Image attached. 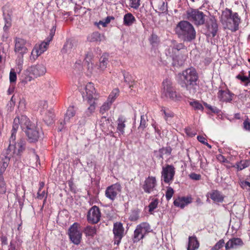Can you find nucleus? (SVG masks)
<instances>
[{
	"label": "nucleus",
	"mask_w": 250,
	"mask_h": 250,
	"mask_svg": "<svg viewBox=\"0 0 250 250\" xmlns=\"http://www.w3.org/2000/svg\"><path fill=\"white\" fill-rule=\"evenodd\" d=\"M198 79V74L193 67L188 68L179 74V83L192 94L196 92Z\"/></svg>",
	"instance_id": "obj_1"
},
{
	"label": "nucleus",
	"mask_w": 250,
	"mask_h": 250,
	"mask_svg": "<svg viewBox=\"0 0 250 250\" xmlns=\"http://www.w3.org/2000/svg\"><path fill=\"white\" fill-rule=\"evenodd\" d=\"M185 48L183 43H177L173 41L171 42V44L166 49V54L167 56L172 58L173 66L178 67L184 64L187 56L180 54L179 52Z\"/></svg>",
	"instance_id": "obj_2"
},
{
	"label": "nucleus",
	"mask_w": 250,
	"mask_h": 250,
	"mask_svg": "<svg viewBox=\"0 0 250 250\" xmlns=\"http://www.w3.org/2000/svg\"><path fill=\"white\" fill-rule=\"evenodd\" d=\"M175 32L184 42H190L196 38V31L193 26L188 21H180L175 28Z\"/></svg>",
	"instance_id": "obj_3"
},
{
	"label": "nucleus",
	"mask_w": 250,
	"mask_h": 250,
	"mask_svg": "<svg viewBox=\"0 0 250 250\" xmlns=\"http://www.w3.org/2000/svg\"><path fill=\"white\" fill-rule=\"evenodd\" d=\"M16 134L11 133V136L9 139V146L4 151L10 156H20L25 149L26 142L24 139H20L17 142Z\"/></svg>",
	"instance_id": "obj_4"
},
{
	"label": "nucleus",
	"mask_w": 250,
	"mask_h": 250,
	"mask_svg": "<svg viewBox=\"0 0 250 250\" xmlns=\"http://www.w3.org/2000/svg\"><path fill=\"white\" fill-rule=\"evenodd\" d=\"M220 19L222 23L232 31L234 32L238 29L240 18L237 13L232 14L230 10L226 9L223 11Z\"/></svg>",
	"instance_id": "obj_5"
},
{
	"label": "nucleus",
	"mask_w": 250,
	"mask_h": 250,
	"mask_svg": "<svg viewBox=\"0 0 250 250\" xmlns=\"http://www.w3.org/2000/svg\"><path fill=\"white\" fill-rule=\"evenodd\" d=\"M14 52L17 56H24L28 51L30 43L26 40L16 37L14 38Z\"/></svg>",
	"instance_id": "obj_6"
},
{
	"label": "nucleus",
	"mask_w": 250,
	"mask_h": 250,
	"mask_svg": "<svg viewBox=\"0 0 250 250\" xmlns=\"http://www.w3.org/2000/svg\"><path fill=\"white\" fill-rule=\"evenodd\" d=\"M19 125L22 130L24 132L34 125L31 124L29 118L26 116L21 115L17 117L14 120L11 133L16 134Z\"/></svg>",
	"instance_id": "obj_7"
},
{
	"label": "nucleus",
	"mask_w": 250,
	"mask_h": 250,
	"mask_svg": "<svg viewBox=\"0 0 250 250\" xmlns=\"http://www.w3.org/2000/svg\"><path fill=\"white\" fill-rule=\"evenodd\" d=\"M80 224L74 223L69 228L68 234L71 241L75 245H79L81 241L82 233L79 230Z\"/></svg>",
	"instance_id": "obj_8"
},
{
	"label": "nucleus",
	"mask_w": 250,
	"mask_h": 250,
	"mask_svg": "<svg viewBox=\"0 0 250 250\" xmlns=\"http://www.w3.org/2000/svg\"><path fill=\"white\" fill-rule=\"evenodd\" d=\"M151 231V227L147 223L143 222L138 225L134 232V242H137L143 239L146 234Z\"/></svg>",
	"instance_id": "obj_9"
},
{
	"label": "nucleus",
	"mask_w": 250,
	"mask_h": 250,
	"mask_svg": "<svg viewBox=\"0 0 250 250\" xmlns=\"http://www.w3.org/2000/svg\"><path fill=\"white\" fill-rule=\"evenodd\" d=\"M175 174V168L174 166L171 165H167L162 167V179L164 183L170 184L174 180Z\"/></svg>",
	"instance_id": "obj_10"
},
{
	"label": "nucleus",
	"mask_w": 250,
	"mask_h": 250,
	"mask_svg": "<svg viewBox=\"0 0 250 250\" xmlns=\"http://www.w3.org/2000/svg\"><path fill=\"white\" fill-rule=\"evenodd\" d=\"M188 19L195 25H202L205 21V15L198 10H191L187 12Z\"/></svg>",
	"instance_id": "obj_11"
},
{
	"label": "nucleus",
	"mask_w": 250,
	"mask_h": 250,
	"mask_svg": "<svg viewBox=\"0 0 250 250\" xmlns=\"http://www.w3.org/2000/svg\"><path fill=\"white\" fill-rule=\"evenodd\" d=\"M163 94L167 98L172 100L178 99L177 95L172 86V83L169 79H166L163 82Z\"/></svg>",
	"instance_id": "obj_12"
},
{
	"label": "nucleus",
	"mask_w": 250,
	"mask_h": 250,
	"mask_svg": "<svg viewBox=\"0 0 250 250\" xmlns=\"http://www.w3.org/2000/svg\"><path fill=\"white\" fill-rule=\"evenodd\" d=\"M157 185L156 177L151 176L146 178L142 187L145 193L149 194L156 189Z\"/></svg>",
	"instance_id": "obj_13"
},
{
	"label": "nucleus",
	"mask_w": 250,
	"mask_h": 250,
	"mask_svg": "<svg viewBox=\"0 0 250 250\" xmlns=\"http://www.w3.org/2000/svg\"><path fill=\"white\" fill-rule=\"evenodd\" d=\"M121 190L120 184L116 183L108 187L105 192V196L111 201H114Z\"/></svg>",
	"instance_id": "obj_14"
},
{
	"label": "nucleus",
	"mask_w": 250,
	"mask_h": 250,
	"mask_svg": "<svg viewBox=\"0 0 250 250\" xmlns=\"http://www.w3.org/2000/svg\"><path fill=\"white\" fill-rule=\"evenodd\" d=\"M113 232L114 235V244L119 245L124 233V228L123 224L120 222L114 224Z\"/></svg>",
	"instance_id": "obj_15"
},
{
	"label": "nucleus",
	"mask_w": 250,
	"mask_h": 250,
	"mask_svg": "<svg viewBox=\"0 0 250 250\" xmlns=\"http://www.w3.org/2000/svg\"><path fill=\"white\" fill-rule=\"evenodd\" d=\"M101 217L100 209L96 206L89 209L87 216L88 221L93 224L97 223L100 220Z\"/></svg>",
	"instance_id": "obj_16"
},
{
	"label": "nucleus",
	"mask_w": 250,
	"mask_h": 250,
	"mask_svg": "<svg viewBox=\"0 0 250 250\" xmlns=\"http://www.w3.org/2000/svg\"><path fill=\"white\" fill-rule=\"evenodd\" d=\"M29 73L35 78L44 75L46 72L45 66L42 63L33 65L28 69Z\"/></svg>",
	"instance_id": "obj_17"
},
{
	"label": "nucleus",
	"mask_w": 250,
	"mask_h": 250,
	"mask_svg": "<svg viewBox=\"0 0 250 250\" xmlns=\"http://www.w3.org/2000/svg\"><path fill=\"white\" fill-rule=\"evenodd\" d=\"M86 98L87 101L96 100L98 98V94L96 93L94 84L92 83H88L85 87Z\"/></svg>",
	"instance_id": "obj_18"
},
{
	"label": "nucleus",
	"mask_w": 250,
	"mask_h": 250,
	"mask_svg": "<svg viewBox=\"0 0 250 250\" xmlns=\"http://www.w3.org/2000/svg\"><path fill=\"white\" fill-rule=\"evenodd\" d=\"M244 245V242L242 240L238 237H233L230 239L225 244V249L226 250L230 249H236L238 247Z\"/></svg>",
	"instance_id": "obj_19"
},
{
	"label": "nucleus",
	"mask_w": 250,
	"mask_h": 250,
	"mask_svg": "<svg viewBox=\"0 0 250 250\" xmlns=\"http://www.w3.org/2000/svg\"><path fill=\"white\" fill-rule=\"evenodd\" d=\"M25 132L30 142L34 143L38 141L39 138V132L35 125L28 128Z\"/></svg>",
	"instance_id": "obj_20"
},
{
	"label": "nucleus",
	"mask_w": 250,
	"mask_h": 250,
	"mask_svg": "<svg viewBox=\"0 0 250 250\" xmlns=\"http://www.w3.org/2000/svg\"><path fill=\"white\" fill-rule=\"evenodd\" d=\"M233 95L229 90H219L217 93L218 99L223 102H230L232 100Z\"/></svg>",
	"instance_id": "obj_21"
},
{
	"label": "nucleus",
	"mask_w": 250,
	"mask_h": 250,
	"mask_svg": "<svg viewBox=\"0 0 250 250\" xmlns=\"http://www.w3.org/2000/svg\"><path fill=\"white\" fill-rule=\"evenodd\" d=\"M3 157H2L0 161V176L3 175V173L8 167L10 158L12 157L7 154L5 151L3 152Z\"/></svg>",
	"instance_id": "obj_22"
},
{
	"label": "nucleus",
	"mask_w": 250,
	"mask_h": 250,
	"mask_svg": "<svg viewBox=\"0 0 250 250\" xmlns=\"http://www.w3.org/2000/svg\"><path fill=\"white\" fill-rule=\"evenodd\" d=\"M191 202V198L189 197H178L173 202L174 206L184 208L186 206Z\"/></svg>",
	"instance_id": "obj_23"
},
{
	"label": "nucleus",
	"mask_w": 250,
	"mask_h": 250,
	"mask_svg": "<svg viewBox=\"0 0 250 250\" xmlns=\"http://www.w3.org/2000/svg\"><path fill=\"white\" fill-rule=\"evenodd\" d=\"M199 243L195 236H189L187 250H196L198 248Z\"/></svg>",
	"instance_id": "obj_24"
},
{
	"label": "nucleus",
	"mask_w": 250,
	"mask_h": 250,
	"mask_svg": "<svg viewBox=\"0 0 250 250\" xmlns=\"http://www.w3.org/2000/svg\"><path fill=\"white\" fill-rule=\"evenodd\" d=\"M210 198L215 202H222L224 200V196L221 192L217 190L212 191L210 193Z\"/></svg>",
	"instance_id": "obj_25"
},
{
	"label": "nucleus",
	"mask_w": 250,
	"mask_h": 250,
	"mask_svg": "<svg viewBox=\"0 0 250 250\" xmlns=\"http://www.w3.org/2000/svg\"><path fill=\"white\" fill-rule=\"evenodd\" d=\"M76 110L74 106H70L68 108L65 115L64 118V123L66 124L70 122V119L75 116Z\"/></svg>",
	"instance_id": "obj_26"
},
{
	"label": "nucleus",
	"mask_w": 250,
	"mask_h": 250,
	"mask_svg": "<svg viewBox=\"0 0 250 250\" xmlns=\"http://www.w3.org/2000/svg\"><path fill=\"white\" fill-rule=\"evenodd\" d=\"M126 122L125 118L122 116H120L117 120L118 126L117 130L121 134L125 133V123Z\"/></svg>",
	"instance_id": "obj_27"
},
{
	"label": "nucleus",
	"mask_w": 250,
	"mask_h": 250,
	"mask_svg": "<svg viewBox=\"0 0 250 250\" xmlns=\"http://www.w3.org/2000/svg\"><path fill=\"white\" fill-rule=\"evenodd\" d=\"M136 21L134 16L130 13L125 14L124 16V24L125 26H131Z\"/></svg>",
	"instance_id": "obj_28"
},
{
	"label": "nucleus",
	"mask_w": 250,
	"mask_h": 250,
	"mask_svg": "<svg viewBox=\"0 0 250 250\" xmlns=\"http://www.w3.org/2000/svg\"><path fill=\"white\" fill-rule=\"evenodd\" d=\"M103 38V36L99 32H95L88 36L87 40L90 42H100Z\"/></svg>",
	"instance_id": "obj_29"
},
{
	"label": "nucleus",
	"mask_w": 250,
	"mask_h": 250,
	"mask_svg": "<svg viewBox=\"0 0 250 250\" xmlns=\"http://www.w3.org/2000/svg\"><path fill=\"white\" fill-rule=\"evenodd\" d=\"M87 102L89 106L85 111V114L87 117H89L95 112L96 104L95 100L87 101Z\"/></svg>",
	"instance_id": "obj_30"
},
{
	"label": "nucleus",
	"mask_w": 250,
	"mask_h": 250,
	"mask_svg": "<svg viewBox=\"0 0 250 250\" xmlns=\"http://www.w3.org/2000/svg\"><path fill=\"white\" fill-rule=\"evenodd\" d=\"M83 232L86 236L93 237L96 233V229L95 227L87 226L84 228Z\"/></svg>",
	"instance_id": "obj_31"
},
{
	"label": "nucleus",
	"mask_w": 250,
	"mask_h": 250,
	"mask_svg": "<svg viewBox=\"0 0 250 250\" xmlns=\"http://www.w3.org/2000/svg\"><path fill=\"white\" fill-rule=\"evenodd\" d=\"M108 60L105 55H103L100 59V63L98 69L104 71L107 67Z\"/></svg>",
	"instance_id": "obj_32"
},
{
	"label": "nucleus",
	"mask_w": 250,
	"mask_h": 250,
	"mask_svg": "<svg viewBox=\"0 0 250 250\" xmlns=\"http://www.w3.org/2000/svg\"><path fill=\"white\" fill-rule=\"evenodd\" d=\"M171 152V148L170 147H163L159 150L157 157L163 160L164 155H170Z\"/></svg>",
	"instance_id": "obj_33"
},
{
	"label": "nucleus",
	"mask_w": 250,
	"mask_h": 250,
	"mask_svg": "<svg viewBox=\"0 0 250 250\" xmlns=\"http://www.w3.org/2000/svg\"><path fill=\"white\" fill-rule=\"evenodd\" d=\"M73 44L72 42L69 41H67L63 45L61 52L62 54H69L73 50Z\"/></svg>",
	"instance_id": "obj_34"
},
{
	"label": "nucleus",
	"mask_w": 250,
	"mask_h": 250,
	"mask_svg": "<svg viewBox=\"0 0 250 250\" xmlns=\"http://www.w3.org/2000/svg\"><path fill=\"white\" fill-rule=\"evenodd\" d=\"M250 165V160H241L236 163V167L238 170H242Z\"/></svg>",
	"instance_id": "obj_35"
},
{
	"label": "nucleus",
	"mask_w": 250,
	"mask_h": 250,
	"mask_svg": "<svg viewBox=\"0 0 250 250\" xmlns=\"http://www.w3.org/2000/svg\"><path fill=\"white\" fill-rule=\"evenodd\" d=\"M40 52V51L39 50V49L37 48V45L36 44L31 52L30 56V60L32 62L35 61L37 58L42 54Z\"/></svg>",
	"instance_id": "obj_36"
},
{
	"label": "nucleus",
	"mask_w": 250,
	"mask_h": 250,
	"mask_svg": "<svg viewBox=\"0 0 250 250\" xmlns=\"http://www.w3.org/2000/svg\"><path fill=\"white\" fill-rule=\"evenodd\" d=\"M40 52V51L39 50V49L37 48V45L36 44L31 52L30 56V60L32 62L35 61L37 58L42 54Z\"/></svg>",
	"instance_id": "obj_37"
},
{
	"label": "nucleus",
	"mask_w": 250,
	"mask_h": 250,
	"mask_svg": "<svg viewBox=\"0 0 250 250\" xmlns=\"http://www.w3.org/2000/svg\"><path fill=\"white\" fill-rule=\"evenodd\" d=\"M119 90L118 88L114 89L109 95L107 101L112 104L119 96Z\"/></svg>",
	"instance_id": "obj_38"
},
{
	"label": "nucleus",
	"mask_w": 250,
	"mask_h": 250,
	"mask_svg": "<svg viewBox=\"0 0 250 250\" xmlns=\"http://www.w3.org/2000/svg\"><path fill=\"white\" fill-rule=\"evenodd\" d=\"M189 104L195 110H201L203 111L204 110V107L202 104L197 101L190 102Z\"/></svg>",
	"instance_id": "obj_39"
},
{
	"label": "nucleus",
	"mask_w": 250,
	"mask_h": 250,
	"mask_svg": "<svg viewBox=\"0 0 250 250\" xmlns=\"http://www.w3.org/2000/svg\"><path fill=\"white\" fill-rule=\"evenodd\" d=\"M49 43L50 42H48V41L45 40L44 41L42 42L40 45H37V48L40 51V52L42 54L44 52L47 50Z\"/></svg>",
	"instance_id": "obj_40"
},
{
	"label": "nucleus",
	"mask_w": 250,
	"mask_h": 250,
	"mask_svg": "<svg viewBox=\"0 0 250 250\" xmlns=\"http://www.w3.org/2000/svg\"><path fill=\"white\" fill-rule=\"evenodd\" d=\"M158 203V200L157 199H153L149 203L148 207L149 208V212L150 214H152L153 210L157 208Z\"/></svg>",
	"instance_id": "obj_41"
},
{
	"label": "nucleus",
	"mask_w": 250,
	"mask_h": 250,
	"mask_svg": "<svg viewBox=\"0 0 250 250\" xmlns=\"http://www.w3.org/2000/svg\"><path fill=\"white\" fill-rule=\"evenodd\" d=\"M23 57L24 56H17L16 60V64L17 69L21 71L22 68L23 63Z\"/></svg>",
	"instance_id": "obj_42"
},
{
	"label": "nucleus",
	"mask_w": 250,
	"mask_h": 250,
	"mask_svg": "<svg viewBox=\"0 0 250 250\" xmlns=\"http://www.w3.org/2000/svg\"><path fill=\"white\" fill-rule=\"evenodd\" d=\"M124 77L125 82L129 85V87L130 88L132 86L134 80L133 79L132 76L128 73H124Z\"/></svg>",
	"instance_id": "obj_43"
},
{
	"label": "nucleus",
	"mask_w": 250,
	"mask_h": 250,
	"mask_svg": "<svg viewBox=\"0 0 250 250\" xmlns=\"http://www.w3.org/2000/svg\"><path fill=\"white\" fill-rule=\"evenodd\" d=\"M5 24L3 27V30L7 31L11 26L12 19L9 15H7L4 18Z\"/></svg>",
	"instance_id": "obj_44"
},
{
	"label": "nucleus",
	"mask_w": 250,
	"mask_h": 250,
	"mask_svg": "<svg viewBox=\"0 0 250 250\" xmlns=\"http://www.w3.org/2000/svg\"><path fill=\"white\" fill-rule=\"evenodd\" d=\"M33 80L32 77L26 74H25L24 75L21 76V78L20 79V83L21 84L24 86L26 84H27L28 82H31Z\"/></svg>",
	"instance_id": "obj_45"
},
{
	"label": "nucleus",
	"mask_w": 250,
	"mask_h": 250,
	"mask_svg": "<svg viewBox=\"0 0 250 250\" xmlns=\"http://www.w3.org/2000/svg\"><path fill=\"white\" fill-rule=\"evenodd\" d=\"M208 30L212 34V37H215L218 30V25L216 22H212L208 26Z\"/></svg>",
	"instance_id": "obj_46"
},
{
	"label": "nucleus",
	"mask_w": 250,
	"mask_h": 250,
	"mask_svg": "<svg viewBox=\"0 0 250 250\" xmlns=\"http://www.w3.org/2000/svg\"><path fill=\"white\" fill-rule=\"evenodd\" d=\"M54 115L52 112H48L47 114L44 117V120L45 123L48 125H50L53 123Z\"/></svg>",
	"instance_id": "obj_47"
},
{
	"label": "nucleus",
	"mask_w": 250,
	"mask_h": 250,
	"mask_svg": "<svg viewBox=\"0 0 250 250\" xmlns=\"http://www.w3.org/2000/svg\"><path fill=\"white\" fill-rule=\"evenodd\" d=\"M47 197V192L45 190H38L37 198L38 199L42 200L44 198L43 202L44 203Z\"/></svg>",
	"instance_id": "obj_48"
},
{
	"label": "nucleus",
	"mask_w": 250,
	"mask_h": 250,
	"mask_svg": "<svg viewBox=\"0 0 250 250\" xmlns=\"http://www.w3.org/2000/svg\"><path fill=\"white\" fill-rule=\"evenodd\" d=\"M112 104H110L109 102L107 101L106 102L104 103V104L100 107V112L101 114H103L105 112L108 111L110 108V106Z\"/></svg>",
	"instance_id": "obj_49"
},
{
	"label": "nucleus",
	"mask_w": 250,
	"mask_h": 250,
	"mask_svg": "<svg viewBox=\"0 0 250 250\" xmlns=\"http://www.w3.org/2000/svg\"><path fill=\"white\" fill-rule=\"evenodd\" d=\"M6 191L5 183L3 175L0 176V194L5 193Z\"/></svg>",
	"instance_id": "obj_50"
},
{
	"label": "nucleus",
	"mask_w": 250,
	"mask_h": 250,
	"mask_svg": "<svg viewBox=\"0 0 250 250\" xmlns=\"http://www.w3.org/2000/svg\"><path fill=\"white\" fill-rule=\"evenodd\" d=\"M93 57V54L91 50L87 52L85 57V61L87 64L91 63L92 62Z\"/></svg>",
	"instance_id": "obj_51"
},
{
	"label": "nucleus",
	"mask_w": 250,
	"mask_h": 250,
	"mask_svg": "<svg viewBox=\"0 0 250 250\" xmlns=\"http://www.w3.org/2000/svg\"><path fill=\"white\" fill-rule=\"evenodd\" d=\"M146 126V121L145 119V117L144 115H141V121L140 125L138 127V129L140 131H143Z\"/></svg>",
	"instance_id": "obj_52"
},
{
	"label": "nucleus",
	"mask_w": 250,
	"mask_h": 250,
	"mask_svg": "<svg viewBox=\"0 0 250 250\" xmlns=\"http://www.w3.org/2000/svg\"><path fill=\"white\" fill-rule=\"evenodd\" d=\"M174 194L173 189L170 187H167L166 193V198L167 200H169L172 197Z\"/></svg>",
	"instance_id": "obj_53"
},
{
	"label": "nucleus",
	"mask_w": 250,
	"mask_h": 250,
	"mask_svg": "<svg viewBox=\"0 0 250 250\" xmlns=\"http://www.w3.org/2000/svg\"><path fill=\"white\" fill-rule=\"evenodd\" d=\"M225 244L223 239L220 240L211 249L212 250H219L222 248Z\"/></svg>",
	"instance_id": "obj_54"
},
{
	"label": "nucleus",
	"mask_w": 250,
	"mask_h": 250,
	"mask_svg": "<svg viewBox=\"0 0 250 250\" xmlns=\"http://www.w3.org/2000/svg\"><path fill=\"white\" fill-rule=\"evenodd\" d=\"M100 123V125L103 127V129H105L107 127L108 124L110 123L109 120L104 116L101 118Z\"/></svg>",
	"instance_id": "obj_55"
},
{
	"label": "nucleus",
	"mask_w": 250,
	"mask_h": 250,
	"mask_svg": "<svg viewBox=\"0 0 250 250\" xmlns=\"http://www.w3.org/2000/svg\"><path fill=\"white\" fill-rule=\"evenodd\" d=\"M140 0H129V5L133 8L137 9L139 7Z\"/></svg>",
	"instance_id": "obj_56"
},
{
	"label": "nucleus",
	"mask_w": 250,
	"mask_h": 250,
	"mask_svg": "<svg viewBox=\"0 0 250 250\" xmlns=\"http://www.w3.org/2000/svg\"><path fill=\"white\" fill-rule=\"evenodd\" d=\"M9 80L11 83H15L17 80V74L13 69H11L9 74Z\"/></svg>",
	"instance_id": "obj_57"
},
{
	"label": "nucleus",
	"mask_w": 250,
	"mask_h": 250,
	"mask_svg": "<svg viewBox=\"0 0 250 250\" xmlns=\"http://www.w3.org/2000/svg\"><path fill=\"white\" fill-rule=\"evenodd\" d=\"M161 112H162L165 115V118L166 120H167L169 118H172L174 116V114L173 112L170 111H167L165 108H163L161 110Z\"/></svg>",
	"instance_id": "obj_58"
},
{
	"label": "nucleus",
	"mask_w": 250,
	"mask_h": 250,
	"mask_svg": "<svg viewBox=\"0 0 250 250\" xmlns=\"http://www.w3.org/2000/svg\"><path fill=\"white\" fill-rule=\"evenodd\" d=\"M87 67L88 72L89 74L92 75L97 73V71L93 67V64L92 62L91 63H87Z\"/></svg>",
	"instance_id": "obj_59"
},
{
	"label": "nucleus",
	"mask_w": 250,
	"mask_h": 250,
	"mask_svg": "<svg viewBox=\"0 0 250 250\" xmlns=\"http://www.w3.org/2000/svg\"><path fill=\"white\" fill-rule=\"evenodd\" d=\"M189 177L192 180L197 181L200 180L201 179V175L200 174L192 172L189 175Z\"/></svg>",
	"instance_id": "obj_60"
},
{
	"label": "nucleus",
	"mask_w": 250,
	"mask_h": 250,
	"mask_svg": "<svg viewBox=\"0 0 250 250\" xmlns=\"http://www.w3.org/2000/svg\"><path fill=\"white\" fill-rule=\"evenodd\" d=\"M55 29L53 27L50 30L49 36L45 40L48 41V42H50L52 41V40L55 35Z\"/></svg>",
	"instance_id": "obj_61"
},
{
	"label": "nucleus",
	"mask_w": 250,
	"mask_h": 250,
	"mask_svg": "<svg viewBox=\"0 0 250 250\" xmlns=\"http://www.w3.org/2000/svg\"><path fill=\"white\" fill-rule=\"evenodd\" d=\"M236 78L241 80L242 82H247L248 83L249 80V78L247 76H242L240 74H239L236 76Z\"/></svg>",
	"instance_id": "obj_62"
},
{
	"label": "nucleus",
	"mask_w": 250,
	"mask_h": 250,
	"mask_svg": "<svg viewBox=\"0 0 250 250\" xmlns=\"http://www.w3.org/2000/svg\"><path fill=\"white\" fill-rule=\"evenodd\" d=\"M204 105H205V106L206 107H207L208 109L210 110L213 113H217L219 111V109L217 108H216L215 107H213L212 106H211L210 105L208 104L207 103H204Z\"/></svg>",
	"instance_id": "obj_63"
},
{
	"label": "nucleus",
	"mask_w": 250,
	"mask_h": 250,
	"mask_svg": "<svg viewBox=\"0 0 250 250\" xmlns=\"http://www.w3.org/2000/svg\"><path fill=\"white\" fill-rule=\"evenodd\" d=\"M244 128L245 130L250 131V122L245 120L243 123Z\"/></svg>",
	"instance_id": "obj_64"
}]
</instances>
